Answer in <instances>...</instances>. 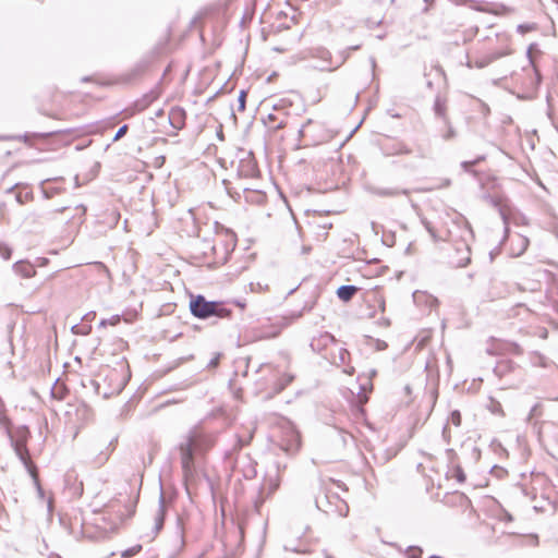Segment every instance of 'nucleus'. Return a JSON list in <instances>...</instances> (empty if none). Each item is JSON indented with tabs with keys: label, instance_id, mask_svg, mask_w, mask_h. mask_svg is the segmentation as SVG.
<instances>
[{
	"label": "nucleus",
	"instance_id": "obj_1",
	"mask_svg": "<svg viewBox=\"0 0 558 558\" xmlns=\"http://www.w3.org/2000/svg\"><path fill=\"white\" fill-rule=\"evenodd\" d=\"M208 433L205 428L195 426L180 444L181 464L185 476H192L206 461L208 449Z\"/></svg>",
	"mask_w": 558,
	"mask_h": 558
},
{
	"label": "nucleus",
	"instance_id": "obj_2",
	"mask_svg": "<svg viewBox=\"0 0 558 558\" xmlns=\"http://www.w3.org/2000/svg\"><path fill=\"white\" fill-rule=\"evenodd\" d=\"M211 242V254L215 255L214 263L223 264L236 245V236L232 230L215 222V238Z\"/></svg>",
	"mask_w": 558,
	"mask_h": 558
},
{
	"label": "nucleus",
	"instance_id": "obj_3",
	"mask_svg": "<svg viewBox=\"0 0 558 558\" xmlns=\"http://www.w3.org/2000/svg\"><path fill=\"white\" fill-rule=\"evenodd\" d=\"M315 504L317 509L326 514H337L338 517L343 518L347 517L349 512L348 504L337 495H325L323 497H318L316 498Z\"/></svg>",
	"mask_w": 558,
	"mask_h": 558
},
{
	"label": "nucleus",
	"instance_id": "obj_4",
	"mask_svg": "<svg viewBox=\"0 0 558 558\" xmlns=\"http://www.w3.org/2000/svg\"><path fill=\"white\" fill-rule=\"evenodd\" d=\"M301 445L299 432L293 424L289 421L284 422L282 426V435L279 440V447L287 454H294L298 452Z\"/></svg>",
	"mask_w": 558,
	"mask_h": 558
},
{
	"label": "nucleus",
	"instance_id": "obj_5",
	"mask_svg": "<svg viewBox=\"0 0 558 558\" xmlns=\"http://www.w3.org/2000/svg\"><path fill=\"white\" fill-rule=\"evenodd\" d=\"M312 57L317 60L316 64H314V69L319 71H335L338 68L341 66V64L345 61L347 54L342 56L339 60H337L335 63L331 58V53L329 50L323 47H318L313 49Z\"/></svg>",
	"mask_w": 558,
	"mask_h": 558
},
{
	"label": "nucleus",
	"instance_id": "obj_6",
	"mask_svg": "<svg viewBox=\"0 0 558 558\" xmlns=\"http://www.w3.org/2000/svg\"><path fill=\"white\" fill-rule=\"evenodd\" d=\"M230 527H231V530L229 532L220 534L216 538L215 544H211V549L221 547L226 550V555L233 554L236 543L239 541L240 530L238 526L234 525L233 522H231Z\"/></svg>",
	"mask_w": 558,
	"mask_h": 558
},
{
	"label": "nucleus",
	"instance_id": "obj_7",
	"mask_svg": "<svg viewBox=\"0 0 558 558\" xmlns=\"http://www.w3.org/2000/svg\"><path fill=\"white\" fill-rule=\"evenodd\" d=\"M381 150L385 156L410 155L413 151L407 143L397 140L384 144Z\"/></svg>",
	"mask_w": 558,
	"mask_h": 558
},
{
	"label": "nucleus",
	"instance_id": "obj_8",
	"mask_svg": "<svg viewBox=\"0 0 558 558\" xmlns=\"http://www.w3.org/2000/svg\"><path fill=\"white\" fill-rule=\"evenodd\" d=\"M190 310L195 317H209V301H206L204 296L198 295L191 300Z\"/></svg>",
	"mask_w": 558,
	"mask_h": 558
},
{
	"label": "nucleus",
	"instance_id": "obj_9",
	"mask_svg": "<svg viewBox=\"0 0 558 558\" xmlns=\"http://www.w3.org/2000/svg\"><path fill=\"white\" fill-rule=\"evenodd\" d=\"M264 123L276 131L283 129L287 125V118L281 117L279 112H272L267 116Z\"/></svg>",
	"mask_w": 558,
	"mask_h": 558
},
{
	"label": "nucleus",
	"instance_id": "obj_10",
	"mask_svg": "<svg viewBox=\"0 0 558 558\" xmlns=\"http://www.w3.org/2000/svg\"><path fill=\"white\" fill-rule=\"evenodd\" d=\"M335 342V338L329 332H324L319 337L314 338L311 342V348L314 351H320L323 348L328 347Z\"/></svg>",
	"mask_w": 558,
	"mask_h": 558
},
{
	"label": "nucleus",
	"instance_id": "obj_11",
	"mask_svg": "<svg viewBox=\"0 0 558 558\" xmlns=\"http://www.w3.org/2000/svg\"><path fill=\"white\" fill-rule=\"evenodd\" d=\"M434 112L435 114L440 118L444 122H447V106H446V99L442 98L440 95H437L434 101Z\"/></svg>",
	"mask_w": 558,
	"mask_h": 558
},
{
	"label": "nucleus",
	"instance_id": "obj_12",
	"mask_svg": "<svg viewBox=\"0 0 558 558\" xmlns=\"http://www.w3.org/2000/svg\"><path fill=\"white\" fill-rule=\"evenodd\" d=\"M13 269L16 274H19L25 278H31L35 275V270L32 267V265L29 263H26L23 260L16 262L13 265Z\"/></svg>",
	"mask_w": 558,
	"mask_h": 558
},
{
	"label": "nucleus",
	"instance_id": "obj_13",
	"mask_svg": "<svg viewBox=\"0 0 558 558\" xmlns=\"http://www.w3.org/2000/svg\"><path fill=\"white\" fill-rule=\"evenodd\" d=\"M210 313L211 317L216 316L222 318L229 316L231 311L223 302L211 301Z\"/></svg>",
	"mask_w": 558,
	"mask_h": 558
},
{
	"label": "nucleus",
	"instance_id": "obj_14",
	"mask_svg": "<svg viewBox=\"0 0 558 558\" xmlns=\"http://www.w3.org/2000/svg\"><path fill=\"white\" fill-rule=\"evenodd\" d=\"M539 53V49H538V46L537 44L533 43L529 46L527 50H526V57L530 61V64L532 65L533 70H534V73H535V77H536V83L539 84L541 83V74L535 65V62H534V53Z\"/></svg>",
	"mask_w": 558,
	"mask_h": 558
},
{
	"label": "nucleus",
	"instance_id": "obj_15",
	"mask_svg": "<svg viewBox=\"0 0 558 558\" xmlns=\"http://www.w3.org/2000/svg\"><path fill=\"white\" fill-rule=\"evenodd\" d=\"M169 122L174 129H181L184 124V112L182 109H172L169 113Z\"/></svg>",
	"mask_w": 558,
	"mask_h": 558
},
{
	"label": "nucleus",
	"instance_id": "obj_16",
	"mask_svg": "<svg viewBox=\"0 0 558 558\" xmlns=\"http://www.w3.org/2000/svg\"><path fill=\"white\" fill-rule=\"evenodd\" d=\"M356 291L357 288L355 286L344 284L338 288L337 295L341 301L348 302L353 298Z\"/></svg>",
	"mask_w": 558,
	"mask_h": 558
},
{
	"label": "nucleus",
	"instance_id": "obj_17",
	"mask_svg": "<svg viewBox=\"0 0 558 558\" xmlns=\"http://www.w3.org/2000/svg\"><path fill=\"white\" fill-rule=\"evenodd\" d=\"M165 518V498L163 495L160 494L158 509L155 514V530L156 532L160 531L163 525Z\"/></svg>",
	"mask_w": 558,
	"mask_h": 558
},
{
	"label": "nucleus",
	"instance_id": "obj_18",
	"mask_svg": "<svg viewBox=\"0 0 558 558\" xmlns=\"http://www.w3.org/2000/svg\"><path fill=\"white\" fill-rule=\"evenodd\" d=\"M15 451H16L17 456L20 457V459L23 461V463L29 469L32 476L35 478V481H37V475H36V471L34 469V466L28 464L26 447L23 445H16Z\"/></svg>",
	"mask_w": 558,
	"mask_h": 558
},
{
	"label": "nucleus",
	"instance_id": "obj_19",
	"mask_svg": "<svg viewBox=\"0 0 558 558\" xmlns=\"http://www.w3.org/2000/svg\"><path fill=\"white\" fill-rule=\"evenodd\" d=\"M529 243L530 242L526 236L518 235L517 236V245H515V247H512V254L514 256H520L521 254H523L525 252V250L529 246Z\"/></svg>",
	"mask_w": 558,
	"mask_h": 558
},
{
	"label": "nucleus",
	"instance_id": "obj_20",
	"mask_svg": "<svg viewBox=\"0 0 558 558\" xmlns=\"http://www.w3.org/2000/svg\"><path fill=\"white\" fill-rule=\"evenodd\" d=\"M294 376L291 374H284L274 385V390L276 393L281 392L292 380Z\"/></svg>",
	"mask_w": 558,
	"mask_h": 558
},
{
	"label": "nucleus",
	"instance_id": "obj_21",
	"mask_svg": "<svg viewBox=\"0 0 558 558\" xmlns=\"http://www.w3.org/2000/svg\"><path fill=\"white\" fill-rule=\"evenodd\" d=\"M279 478L276 476V477H270L263 486H262V494H265L267 496L271 495L272 493H275L278 487H279Z\"/></svg>",
	"mask_w": 558,
	"mask_h": 558
},
{
	"label": "nucleus",
	"instance_id": "obj_22",
	"mask_svg": "<svg viewBox=\"0 0 558 558\" xmlns=\"http://www.w3.org/2000/svg\"><path fill=\"white\" fill-rule=\"evenodd\" d=\"M376 193L380 196H397L400 194L408 195L407 190H400V189H378Z\"/></svg>",
	"mask_w": 558,
	"mask_h": 558
},
{
	"label": "nucleus",
	"instance_id": "obj_23",
	"mask_svg": "<svg viewBox=\"0 0 558 558\" xmlns=\"http://www.w3.org/2000/svg\"><path fill=\"white\" fill-rule=\"evenodd\" d=\"M492 63V61L489 60V58L487 57V54L481 57V58H477L475 59L474 61L472 62H469L468 63V66H475L477 69H484L486 68L487 65H489Z\"/></svg>",
	"mask_w": 558,
	"mask_h": 558
},
{
	"label": "nucleus",
	"instance_id": "obj_24",
	"mask_svg": "<svg viewBox=\"0 0 558 558\" xmlns=\"http://www.w3.org/2000/svg\"><path fill=\"white\" fill-rule=\"evenodd\" d=\"M444 123H445L447 130L445 133H442L441 137L445 141L453 140L457 136V132H456L454 128L451 125L449 119H447V122H444Z\"/></svg>",
	"mask_w": 558,
	"mask_h": 558
},
{
	"label": "nucleus",
	"instance_id": "obj_25",
	"mask_svg": "<svg viewBox=\"0 0 558 558\" xmlns=\"http://www.w3.org/2000/svg\"><path fill=\"white\" fill-rule=\"evenodd\" d=\"M536 29H537L536 23H523V24H519L517 26V32L521 35H524L530 32H534Z\"/></svg>",
	"mask_w": 558,
	"mask_h": 558
},
{
	"label": "nucleus",
	"instance_id": "obj_26",
	"mask_svg": "<svg viewBox=\"0 0 558 558\" xmlns=\"http://www.w3.org/2000/svg\"><path fill=\"white\" fill-rule=\"evenodd\" d=\"M451 476L459 483H463L465 481V473L460 465H457L451 470Z\"/></svg>",
	"mask_w": 558,
	"mask_h": 558
},
{
	"label": "nucleus",
	"instance_id": "obj_27",
	"mask_svg": "<svg viewBox=\"0 0 558 558\" xmlns=\"http://www.w3.org/2000/svg\"><path fill=\"white\" fill-rule=\"evenodd\" d=\"M423 550L421 547L417 546H409L405 550V555L408 558H420Z\"/></svg>",
	"mask_w": 558,
	"mask_h": 558
},
{
	"label": "nucleus",
	"instance_id": "obj_28",
	"mask_svg": "<svg viewBox=\"0 0 558 558\" xmlns=\"http://www.w3.org/2000/svg\"><path fill=\"white\" fill-rule=\"evenodd\" d=\"M511 53V50L509 48L505 49V50H500V51H495V52H492V53H488L487 57L489 58V60L492 62L505 57V56H508Z\"/></svg>",
	"mask_w": 558,
	"mask_h": 558
},
{
	"label": "nucleus",
	"instance_id": "obj_29",
	"mask_svg": "<svg viewBox=\"0 0 558 558\" xmlns=\"http://www.w3.org/2000/svg\"><path fill=\"white\" fill-rule=\"evenodd\" d=\"M12 250L4 243H0V256L8 260L11 258Z\"/></svg>",
	"mask_w": 558,
	"mask_h": 558
},
{
	"label": "nucleus",
	"instance_id": "obj_30",
	"mask_svg": "<svg viewBox=\"0 0 558 558\" xmlns=\"http://www.w3.org/2000/svg\"><path fill=\"white\" fill-rule=\"evenodd\" d=\"M349 355H350V353L345 349L340 348L339 349V354H338L339 362H337V360L335 359L333 363L337 364V365L345 364V361L349 357Z\"/></svg>",
	"mask_w": 558,
	"mask_h": 558
},
{
	"label": "nucleus",
	"instance_id": "obj_31",
	"mask_svg": "<svg viewBox=\"0 0 558 558\" xmlns=\"http://www.w3.org/2000/svg\"><path fill=\"white\" fill-rule=\"evenodd\" d=\"M120 322V316L114 315L110 319H102L99 324L100 327H106L108 325H117Z\"/></svg>",
	"mask_w": 558,
	"mask_h": 558
},
{
	"label": "nucleus",
	"instance_id": "obj_32",
	"mask_svg": "<svg viewBox=\"0 0 558 558\" xmlns=\"http://www.w3.org/2000/svg\"><path fill=\"white\" fill-rule=\"evenodd\" d=\"M313 123V121L311 119H308L302 126L301 129L299 130V136L301 138H304L307 136L308 134V128L310 125Z\"/></svg>",
	"mask_w": 558,
	"mask_h": 558
},
{
	"label": "nucleus",
	"instance_id": "obj_33",
	"mask_svg": "<svg viewBox=\"0 0 558 558\" xmlns=\"http://www.w3.org/2000/svg\"><path fill=\"white\" fill-rule=\"evenodd\" d=\"M482 159H483V158H482V157H480V158H477V159H475V160H472V161H462V162H461V167L463 168V170H464V171L470 172V171H471V169H472V167H473L474 165L478 163V162H480V160H482Z\"/></svg>",
	"mask_w": 558,
	"mask_h": 558
},
{
	"label": "nucleus",
	"instance_id": "obj_34",
	"mask_svg": "<svg viewBox=\"0 0 558 558\" xmlns=\"http://www.w3.org/2000/svg\"><path fill=\"white\" fill-rule=\"evenodd\" d=\"M142 549V546L141 545H136V546H133L129 549H126L125 551L122 553V556L123 557H131V556H134L136 555L137 553H140Z\"/></svg>",
	"mask_w": 558,
	"mask_h": 558
},
{
	"label": "nucleus",
	"instance_id": "obj_35",
	"mask_svg": "<svg viewBox=\"0 0 558 558\" xmlns=\"http://www.w3.org/2000/svg\"><path fill=\"white\" fill-rule=\"evenodd\" d=\"M423 223L425 226V229L427 230V232L430 234V236L433 238V240L436 242L439 240V238L437 236L436 234V231L434 230V228L432 227V225L426 221V220H423Z\"/></svg>",
	"mask_w": 558,
	"mask_h": 558
},
{
	"label": "nucleus",
	"instance_id": "obj_36",
	"mask_svg": "<svg viewBox=\"0 0 558 558\" xmlns=\"http://www.w3.org/2000/svg\"><path fill=\"white\" fill-rule=\"evenodd\" d=\"M465 253H466V256L463 259L459 260L458 264L454 265L456 267H465L470 263V260H471L470 250L468 246H465Z\"/></svg>",
	"mask_w": 558,
	"mask_h": 558
},
{
	"label": "nucleus",
	"instance_id": "obj_37",
	"mask_svg": "<svg viewBox=\"0 0 558 558\" xmlns=\"http://www.w3.org/2000/svg\"><path fill=\"white\" fill-rule=\"evenodd\" d=\"M128 132V125L124 124L122 125L116 133L114 137H113V141H118L120 140L122 136L125 135V133Z\"/></svg>",
	"mask_w": 558,
	"mask_h": 558
},
{
	"label": "nucleus",
	"instance_id": "obj_38",
	"mask_svg": "<svg viewBox=\"0 0 558 558\" xmlns=\"http://www.w3.org/2000/svg\"><path fill=\"white\" fill-rule=\"evenodd\" d=\"M245 98H246V93L244 90H241L240 95H239V109L240 110H244L245 108Z\"/></svg>",
	"mask_w": 558,
	"mask_h": 558
},
{
	"label": "nucleus",
	"instance_id": "obj_39",
	"mask_svg": "<svg viewBox=\"0 0 558 558\" xmlns=\"http://www.w3.org/2000/svg\"><path fill=\"white\" fill-rule=\"evenodd\" d=\"M451 421L456 426H459L461 423V415L459 411H453L451 413Z\"/></svg>",
	"mask_w": 558,
	"mask_h": 558
},
{
	"label": "nucleus",
	"instance_id": "obj_40",
	"mask_svg": "<svg viewBox=\"0 0 558 558\" xmlns=\"http://www.w3.org/2000/svg\"><path fill=\"white\" fill-rule=\"evenodd\" d=\"M220 359V354H217L215 357H211V368L215 367Z\"/></svg>",
	"mask_w": 558,
	"mask_h": 558
},
{
	"label": "nucleus",
	"instance_id": "obj_41",
	"mask_svg": "<svg viewBox=\"0 0 558 558\" xmlns=\"http://www.w3.org/2000/svg\"><path fill=\"white\" fill-rule=\"evenodd\" d=\"M217 137L222 141L223 140V133H222V130H221V126L219 128V130L217 131L216 133Z\"/></svg>",
	"mask_w": 558,
	"mask_h": 558
},
{
	"label": "nucleus",
	"instance_id": "obj_42",
	"mask_svg": "<svg viewBox=\"0 0 558 558\" xmlns=\"http://www.w3.org/2000/svg\"><path fill=\"white\" fill-rule=\"evenodd\" d=\"M501 217H502V220H504V222H505V225H506L505 230H506V233H507V232H508V222H507L506 215H505L504 213H501Z\"/></svg>",
	"mask_w": 558,
	"mask_h": 558
},
{
	"label": "nucleus",
	"instance_id": "obj_43",
	"mask_svg": "<svg viewBox=\"0 0 558 558\" xmlns=\"http://www.w3.org/2000/svg\"><path fill=\"white\" fill-rule=\"evenodd\" d=\"M343 372L347 373V374H352L354 372V368L353 367H348V368H344Z\"/></svg>",
	"mask_w": 558,
	"mask_h": 558
},
{
	"label": "nucleus",
	"instance_id": "obj_44",
	"mask_svg": "<svg viewBox=\"0 0 558 558\" xmlns=\"http://www.w3.org/2000/svg\"><path fill=\"white\" fill-rule=\"evenodd\" d=\"M386 347H387V344H386L385 342H381V343H379V344H378V348H379V349H384V348H386Z\"/></svg>",
	"mask_w": 558,
	"mask_h": 558
},
{
	"label": "nucleus",
	"instance_id": "obj_45",
	"mask_svg": "<svg viewBox=\"0 0 558 558\" xmlns=\"http://www.w3.org/2000/svg\"><path fill=\"white\" fill-rule=\"evenodd\" d=\"M350 49L351 50H356V49H359V46H352Z\"/></svg>",
	"mask_w": 558,
	"mask_h": 558
},
{
	"label": "nucleus",
	"instance_id": "obj_46",
	"mask_svg": "<svg viewBox=\"0 0 558 558\" xmlns=\"http://www.w3.org/2000/svg\"><path fill=\"white\" fill-rule=\"evenodd\" d=\"M236 305H238V306H241V307H243V306H244V304H242V303H240V302H238V303H236Z\"/></svg>",
	"mask_w": 558,
	"mask_h": 558
},
{
	"label": "nucleus",
	"instance_id": "obj_47",
	"mask_svg": "<svg viewBox=\"0 0 558 558\" xmlns=\"http://www.w3.org/2000/svg\"><path fill=\"white\" fill-rule=\"evenodd\" d=\"M274 110H275V111H278V107H277V105H275V106H274Z\"/></svg>",
	"mask_w": 558,
	"mask_h": 558
}]
</instances>
